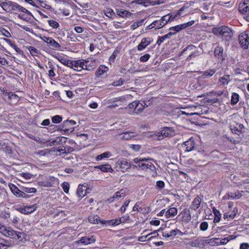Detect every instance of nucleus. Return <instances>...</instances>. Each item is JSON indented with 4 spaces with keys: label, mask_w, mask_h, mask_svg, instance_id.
I'll list each match as a JSON object with an SVG mask.
<instances>
[{
    "label": "nucleus",
    "mask_w": 249,
    "mask_h": 249,
    "mask_svg": "<svg viewBox=\"0 0 249 249\" xmlns=\"http://www.w3.org/2000/svg\"><path fill=\"white\" fill-rule=\"evenodd\" d=\"M144 20L143 19H142L140 21H137L135 22H134L130 26V29L131 30H134L135 29H136V28H137L138 27H140V26H141Z\"/></svg>",
    "instance_id": "nucleus-46"
},
{
    "label": "nucleus",
    "mask_w": 249,
    "mask_h": 249,
    "mask_svg": "<svg viewBox=\"0 0 249 249\" xmlns=\"http://www.w3.org/2000/svg\"><path fill=\"white\" fill-rule=\"evenodd\" d=\"M184 147H185V151L186 152H190L194 149V142L193 140L190 139L189 141L184 142Z\"/></svg>",
    "instance_id": "nucleus-27"
},
{
    "label": "nucleus",
    "mask_w": 249,
    "mask_h": 249,
    "mask_svg": "<svg viewBox=\"0 0 249 249\" xmlns=\"http://www.w3.org/2000/svg\"><path fill=\"white\" fill-rule=\"evenodd\" d=\"M121 139L125 140H129L134 138L137 135L136 133L131 131H126L120 134Z\"/></svg>",
    "instance_id": "nucleus-24"
},
{
    "label": "nucleus",
    "mask_w": 249,
    "mask_h": 249,
    "mask_svg": "<svg viewBox=\"0 0 249 249\" xmlns=\"http://www.w3.org/2000/svg\"><path fill=\"white\" fill-rule=\"evenodd\" d=\"M175 134V131L172 127H164L158 133L157 137L159 140H161L165 137L173 136Z\"/></svg>",
    "instance_id": "nucleus-5"
},
{
    "label": "nucleus",
    "mask_w": 249,
    "mask_h": 249,
    "mask_svg": "<svg viewBox=\"0 0 249 249\" xmlns=\"http://www.w3.org/2000/svg\"><path fill=\"white\" fill-rule=\"evenodd\" d=\"M214 54L215 57L221 60L223 59V48L222 47L217 46L214 51Z\"/></svg>",
    "instance_id": "nucleus-25"
},
{
    "label": "nucleus",
    "mask_w": 249,
    "mask_h": 249,
    "mask_svg": "<svg viewBox=\"0 0 249 249\" xmlns=\"http://www.w3.org/2000/svg\"><path fill=\"white\" fill-rule=\"evenodd\" d=\"M48 45L51 49L55 50H58L61 47L60 45L53 38L49 41Z\"/></svg>",
    "instance_id": "nucleus-31"
},
{
    "label": "nucleus",
    "mask_w": 249,
    "mask_h": 249,
    "mask_svg": "<svg viewBox=\"0 0 249 249\" xmlns=\"http://www.w3.org/2000/svg\"><path fill=\"white\" fill-rule=\"evenodd\" d=\"M166 218H170L174 217L178 213V210L174 207H171L168 210H166Z\"/></svg>",
    "instance_id": "nucleus-29"
},
{
    "label": "nucleus",
    "mask_w": 249,
    "mask_h": 249,
    "mask_svg": "<svg viewBox=\"0 0 249 249\" xmlns=\"http://www.w3.org/2000/svg\"><path fill=\"white\" fill-rule=\"evenodd\" d=\"M194 23V20H191L186 23L171 27L169 28V30L171 32L173 35H175L180 31L192 26Z\"/></svg>",
    "instance_id": "nucleus-7"
},
{
    "label": "nucleus",
    "mask_w": 249,
    "mask_h": 249,
    "mask_svg": "<svg viewBox=\"0 0 249 249\" xmlns=\"http://www.w3.org/2000/svg\"><path fill=\"white\" fill-rule=\"evenodd\" d=\"M208 228V223L206 221L202 222L200 225V229L202 231H205Z\"/></svg>",
    "instance_id": "nucleus-56"
},
{
    "label": "nucleus",
    "mask_w": 249,
    "mask_h": 249,
    "mask_svg": "<svg viewBox=\"0 0 249 249\" xmlns=\"http://www.w3.org/2000/svg\"><path fill=\"white\" fill-rule=\"evenodd\" d=\"M62 187L63 191L66 193H68L70 189V184L67 182H64L62 184Z\"/></svg>",
    "instance_id": "nucleus-55"
},
{
    "label": "nucleus",
    "mask_w": 249,
    "mask_h": 249,
    "mask_svg": "<svg viewBox=\"0 0 249 249\" xmlns=\"http://www.w3.org/2000/svg\"><path fill=\"white\" fill-rule=\"evenodd\" d=\"M216 72L215 69H208L202 72L201 78H209L212 77Z\"/></svg>",
    "instance_id": "nucleus-22"
},
{
    "label": "nucleus",
    "mask_w": 249,
    "mask_h": 249,
    "mask_svg": "<svg viewBox=\"0 0 249 249\" xmlns=\"http://www.w3.org/2000/svg\"><path fill=\"white\" fill-rule=\"evenodd\" d=\"M20 189L22 190V191H23L25 193H35L37 191L36 189L35 188L21 186Z\"/></svg>",
    "instance_id": "nucleus-42"
},
{
    "label": "nucleus",
    "mask_w": 249,
    "mask_h": 249,
    "mask_svg": "<svg viewBox=\"0 0 249 249\" xmlns=\"http://www.w3.org/2000/svg\"><path fill=\"white\" fill-rule=\"evenodd\" d=\"M150 159L146 158H135L133 160L135 164L133 166L141 170L149 169L151 171H154L156 167L152 162L148 161Z\"/></svg>",
    "instance_id": "nucleus-3"
},
{
    "label": "nucleus",
    "mask_w": 249,
    "mask_h": 249,
    "mask_svg": "<svg viewBox=\"0 0 249 249\" xmlns=\"http://www.w3.org/2000/svg\"><path fill=\"white\" fill-rule=\"evenodd\" d=\"M3 39L7 43H8L13 48H14L17 53H19L21 52L20 49L19 48L16 44L12 43L10 39L7 38H3Z\"/></svg>",
    "instance_id": "nucleus-43"
},
{
    "label": "nucleus",
    "mask_w": 249,
    "mask_h": 249,
    "mask_svg": "<svg viewBox=\"0 0 249 249\" xmlns=\"http://www.w3.org/2000/svg\"><path fill=\"white\" fill-rule=\"evenodd\" d=\"M123 220L122 218H119V219H112L108 221H106V223H108L109 224L115 226L118 225L120 224V223H122Z\"/></svg>",
    "instance_id": "nucleus-44"
},
{
    "label": "nucleus",
    "mask_w": 249,
    "mask_h": 249,
    "mask_svg": "<svg viewBox=\"0 0 249 249\" xmlns=\"http://www.w3.org/2000/svg\"><path fill=\"white\" fill-rule=\"evenodd\" d=\"M135 114H138L139 113L142 112L145 107L147 106H146V103L144 102H141L139 101H135Z\"/></svg>",
    "instance_id": "nucleus-18"
},
{
    "label": "nucleus",
    "mask_w": 249,
    "mask_h": 249,
    "mask_svg": "<svg viewBox=\"0 0 249 249\" xmlns=\"http://www.w3.org/2000/svg\"><path fill=\"white\" fill-rule=\"evenodd\" d=\"M48 23L49 25L53 29L57 28L59 27V23L55 20H48Z\"/></svg>",
    "instance_id": "nucleus-50"
},
{
    "label": "nucleus",
    "mask_w": 249,
    "mask_h": 249,
    "mask_svg": "<svg viewBox=\"0 0 249 249\" xmlns=\"http://www.w3.org/2000/svg\"><path fill=\"white\" fill-rule=\"evenodd\" d=\"M130 202V200H126L124 204L121 207L120 211L122 213H124L126 209L128 207Z\"/></svg>",
    "instance_id": "nucleus-57"
},
{
    "label": "nucleus",
    "mask_w": 249,
    "mask_h": 249,
    "mask_svg": "<svg viewBox=\"0 0 249 249\" xmlns=\"http://www.w3.org/2000/svg\"><path fill=\"white\" fill-rule=\"evenodd\" d=\"M0 32L3 36H4L7 37H10L11 36L9 32H8V31H7L6 30H5L3 28L0 30Z\"/></svg>",
    "instance_id": "nucleus-62"
},
{
    "label": "nucleus",
    "mask_w": 249,
    "mask_h": 249,
    "mask_svg": "<svg viewBox=\"0 0 249 249\" xmlns=\"http://www.w3.org/2000/svg\"><path fill=\"white\" fill-rule=\"evenodd\" d=\"M27 48L30 51V53H31V54L32 55H33L34 54L39 53V50H38L37 49H36V48H35L33 46H27Z\"/></svg>",
    "instance_id": "nucleus-49"
},
{
    "label": "nucleus",
    "mask_w": 249,
    "mask_h": 249,
    "mask_svg": "<svg viewBox=\"0 0 249 249\" xmlns=\"http://www.w3.org/2000/svg\"><path fill=\"white\" fill-rule=\"evenodd\" d=\"M239 10L242 14H245L249 11V5L244 2L240 3Z\"/></svg>",
    "instance_id": "nucleus-35"
},
{
    "label": "nucleus",
    "mask_w": 249,
    "mask_h": 249,
    "mask_svg": "<svg viewBox=\"0 0 249 249\" xmlns=\"http://www.w3.org/2000/svg\"><path fill=\"white\" fill-rule=\"evenodd\" d=\"M150 55L149 54H145L140 58V60L141 62H146L150 58Z\"/></svg>",
    "instance_id": "nucleus-59"
},
{
    "label": "nucleus",
    "mask_w": 249,
    "mask_h": 249,
    "mask_svg": "<svg viewBox=\"0 0 249 249\" xmlns=\"http://www.w3.org/2000/svg\"><path fill=\"white\" fill-rule=\"evenodd\" d=\"M48 65L49 67L50 68L49 71H48L49 72V76L52 78L54 77L55 76V74L54 72V66L52 62H48Z\"/></svg>",
    "instance_id": "nucleus-45"
},
{
    "label": "nucleus",
    "mask_w": 249,
    "mask_h": 249,
    "mask_svg": "<svg viewBox=\"0 0 249 249\" xmlns=\"http://www.w3.org/2000/svg\"><path fill=\"white\" fill-rule=\"evenodd\" d=\"M108 71V68L104 66L100 65L96 72L97 76H101Z\"/></svg>",
    "instance_id": "nucleus-33"
},
{
    "label": "nucleus",
    "mask_w": 249,
    "mask_h": 249,
    "mask_svg": "<svg viewBox=\"0 0 249 249\" xmlns=\"http://www.w3.org/2000/svg\"><path fill=\"white\" fill-rule=\"evenodd\" d=\"M96 241L95 237L94 236L82 237L80 240L77 241L78 244H82L83 245H88L89 244L93 243Z\"/></svg>",
    "instance_id": "nucleus-15"
},
{
    "label": "nucleus",
    "mask_w": 249,
    "mask_h": 249,
    "mask_svg": "<svg viewBox=\"0 0 249 249\" xmlns=\"http://www.w3.org/2000/svg\"><path fill=\"white\" fill-rule=\"evenodd\" d=\"M164 26L160 20L154 21L151 24L149 25L150 29L154 28L159 29Z\"/></svg>",
    "instance_id": "nucleus-34"
},
{
    "label": "nucleus",
    "mask_w": 249,
    "mask_h": 249,
    "mask_svg": "<svg viewBox=\"0 0 249 249\" xmlns=\"http://www.w3.org/2000/svg\"><path fill=\"white\" fill-rule=\"evenodd\" d=\"M0 6L2 9L6 12L12 13L15 11L22 12L28 15H32L31 13L27 9L18 4L11 1H7L5 2H1L0 1Z\"/></svg>",
    "instance_id": "nucleus-1"
},
{
    "label": "nucleus",
    "mask_w": 249,
    "mask_h": 249,
    "mask_svg": "<svg viewBox=\"0 0 249 249\" xmlns=\"http://www.w3.org/2000/svg\"><path fill=\"white\" fill-rule=\"evenodd\" d=\"M160 20L161 21V23L163 24L164 26L168 23V22L171 21L170 17H169V15L168 14L163 16Z\"/></svg>",
    "instance_id": "nucleus-48"
},
{
    "label": "nucleus",
    "mask_w": 249,
    "mask_h": 249,
    "mask_svg": "<svg viewBox=\"0 0 249 249\" xmlns=\"http://www.w3.org/2000/svg\"><path fill=\"white\" fill-rule=\"evenodd\" d=\"M88 61H87L84 59H80L75 61H70V64L69 67L73 69L74 70L80 71L84 69V66L86 63H87Z\"/></svg>",
    "instance_id": "nucleus-6"
},
{
    "label": "nucleus",
    "mask_w": 249,
    "mask_h": 249,
    "mask_svg": "<svg viewBox=\"0 0 249 249\" xmlns=\"http://www.w3.org/2000/svg\"><path fill=\"white\" fill-rule=\"evenodd\" d=\"M106 15L108 18H111L112 16L115 15V13L112 9H107L106 12Z\"/></svg>",
    "instance_id": "nucleus-61"
},
{
    "label": "nucleus",
    "mask_w": 249,
    "mask_h": 249,
    "mask_svg": "<svg viewBox=\"0 0 249 249\" xmlns=\"http://www.w3.org/2000/svg\"><path fill=\"white\" fill-rule=\"evenodd\" d=\"M213 211L215 216V217L213 219V222L214 223L219 222L221 217V214L220 213L219 211L216 210L215 208H213Z\"/></svg>",
    "instance_id": "nucleus-37"
},
{
    "label": "nucleus",
    "mask_w": 249,
    "mask_h": 249,
    "mask_svg": "<svg viewBox=\"0 0 249 249\" xmlns=\"http://www.w3.org/2000/svg\"><path fill=\"white\" fill-rule=\"evenodd\" d=\"M117 165L123 172L127 171L131 167L130 162L127 159L123 158L118 160Z\"/></svg>",
    "instance_id": "nucleus-11"
},
{
    "label": "nucleus",
    "mask_w": 249,
    "mask_h": 249,
    "mask_svg": "<svg viewBox=\"0 0 249 249\" xmlns=\"http://www.w3.org/2000/svg\"><path fill=\"white\" fill-rule=\"evenodd\" d=\"M202 200V198L199 196H197L193 199L190 208L194 210H196L200 207Z\"/></svg>",
    "instance_id": "nucleus-16"
},
{
    "label": "nucleus",
    "mask_w": 249,
    "mask_h": 249,
    "mask_svg": "<svg viewBox=\"0 0 249 249\" xmlns=\"http://www.w3.org/2000/svg\"><path fill=\"white\" fill-rule=\"evenodd\" d=\"M69 148L68 147H58L56 151V152H59L60 154H65L69 153L70 151H69Z\"/></svg>",
    "instance_id": "nucleus-47"
},
{
    "label": "nucleus",
    "mask_w": 249,
    "mask_h": 249,
    "mask_svg": "<svg viewBox=\"0 0 249 249\" xmlns=\"http://www.w3.org/2000/svg\"><path fill=\"white\" fill-rule=\"evenodd\" d=\"M243 191L240 192L239 191H237L236 192L234 193V196H233V198H234V199H238L241 198L242 196V193Z\"/></svg>",
    "instance_id": "nucleus-58"
},
{
    "label": "nucleus",
    "mask_w": 249,
    "mask_h": 249,
    "mask_svg": "<svg viewBox=\"0 0 249 249\" xmlns=\"http://www.w3.org/2000/svg\"><path fill=\"white\" fill-rule=\"evenodd\" d=\"M183 217L184 220L187 222H189L191 220V215L189 209H185L184 211Z\"/></svg>",
    "instance_id": "nucleus-40"
},
{
    "label": "nucleus",
    "mask_w": 249,
    "mask_h": 249,
    "mask_svg": "<svg viewBox=\"0 0 249 249\" xmlns=\"http://www.w3.org/2000/svg\"><path fill=\"white\" fill-rule=\"evenodd\" d=\"M9 187L12 193L17 197H20L21 194L22 192V190L19 189L15 185L10 183Z\"/></svg>",
    "instance_id": "nucleus-21"
},
{
    "label": "nucleus",
    "mask_w": 249,
    "mask_h": 249,
    "mask_svg": "<svg viewBox=\"0 0 249 249\" xmlns=\"http://www.w3.org/2000/svg\"><path fill=\"white\" fill-rule=\"evenodd\" d=\"M249 244L247 243H243L240 244V249H249Z\"/></svg>",
    "instance_id": "nucleus-64"
},
{
    "label": "nucleus",
    "mask_w": 249,
    "mask_h": 249,
    "mask_svg": "<svg viewBox=\"0 0 249 249\" xmlns=\"http://www.w3.org/2000/svg\"><path fill=\"white\" fill-rule=\"evenodd\" d=\"M231 240V238L225 237L222 239L219 238H213L210 240V243L213 245H225Z\"/></svg>",
    "instance_id": "nucleus-14"
},
{
    "label": "nucleus",
    "mask_w": 249,
    "mask_h": 249,
    "mask_svg": "<svg viewBox=\"0 0 249 249\" xmlns=\"http://www.w3.org/2000/svg\"><path fill=\"white\" fill-rule=\"evenodd\" d=\"M231 80L230 75L225 74L219 78L218 84L220 86H225L227 85Z\"/></svg>",
    "instance_id": "nucleus-23"
},
{
    "label": "nucleus",
    "mask_w": 249,
    "mask_h": 249,
    "mask_svg": "<svg viewBox=\"0 0 249 249\" xmlns=\"http://www.w3.org/2000/svg\"><path fill=\"white\" fill-rule=\"evenodd\" d=\"M151 42L150 38H143L141 43L138 45L137 49L139 51H142L145 49Z\"/></svg>",
    "instance_id": "nucleus-19"
},
{
    "label": "nucleus",
    "mask_w": 249,
    "mask_h": 249,
    "mask_svg": "<svg viewBox=\"0 0 249 249\" xmlns=\"http://www.w3.org/2000/svg\"><path fill=\"white\" fill-rule=\"evenodd\" d=\"M238 39L241 47L245 49H248L249 45V32L240 34Z\"/></svg>",
    "instance_id": "nucleus-8"
},
{
    "label": "nucleus",
    "mask_w": 249,
    "mask_h": 249,
    "mask_svg": "<svg viewBox=\"0 0 249 249\" xmlns=\"http://www.w3.org/2000/svg\"><path fill=\"white\" fill-rule=\"evenodd\" d=\"M104 172H112L113 170L109 164H103L95 167Z\"/></svg>",
    "instance_id": "nucleus-30"
},
{
    "label": "nucleus",
    "mask_w": 249,
    "mask_h": 249,
    "mask_svg": "<svg viewBox=\"0 0 249 249\" xmlns=\"http://www.w3.org/2000/svg\"><path fill=\"white\" fill-rule=\"evenodd\" d=\"M76 124V122L73 120L64 121L63 123L62 129L65 131L72 132L74 130Z\"/></svg>",
    "instance_id": "nucleus-10"
},
{
    "label": "nucleus",
    "mask_w": 249,
    "mask_h": 249,
    "mask_svg": "<svg viewBox=\"0 0 249 249\" xmlns=\"http://www.w3.org/2000/svg\"><path fill=\"white\" fill-rule=\"evenodd\" d=\"M133 96L131 94H126L124 96L118 97L112 99L113 102H124L127 100H130L131 99Z\"/></svg>",
    "instance_id": "nucleus-26"
},
{
    "label": "nucleus",
    "mask_w": 249,
    "mask_h": 249,
    "mask_svg": "<svg viewBox=\"0 0 249 249\" xmlns=\"http://www.w3.org/2000/svg\"><path fill=\"white\" fill-rule=\"evenodd\" d=\"M136 104L135 101L134 102H132L130 104H129L127 107V109H129V111L131 112L132 113H135V106Z\"/></svg>",
    "instance_id": "nucleus-51"
},
{
    "label": "nucleus",
    "mask_w": 249,
    "mask_h": 249,
    "mask_svg": "<svg viewBox=\"0 0 249 249\" xmlns=\"http://www.w3.org/2000/svg\"><path fill=\"white\" fill-rule=\"evenodd\" d=\"M36 209V204H34L31 206H26L24 207H18L17 208V210L22 214H29L35 211Z\"/></svg>",
    "instance_id": "nucleus-12"
},
{
    "label": "nucleus",
    "mask_w": 249,
    "mask_h": 249,
    "mask_svg": "<svg viewBox=\"0 0 249 249\" xmlns=\"http://www.w3.org/2000/svg\"><path fill=\"white\" fill-rule=\"evenodd\" d=\"M189 244L193 247H198L200 246V240L199 239H196L194 241H191L189 243Z\"/></svg>",
    "instance_id": "nucleus-54"
},
{
    "label": "nucleus",
    "mask_w": 249,
    "mask_h": 249,
    "mask_svg": "<svg viewBox=\"0 0 249 249\" xmlns=\"http://www.w3.org/2000/svg\"><path fill=\"white\" fill-rule=\"evenodd\" d=\"M124 79L123 78H120L118 80L114 81L112 83V85L117 87V86H120L123 85L124 84Z\"/></svg>",
    "instance_id": "nucleus-52"
},
{
    "label": "nucleus",
    "mask_w": 249,
    "mask_h": 249,
    "mask_svg": "<svg viewBox=\"0 0 249 249\" xmlns=\"http://www.w3.org/2000/svg\"><path fill=\"white\" fill-rule=\"evenodd\" d=\"M188 52L189 53V55L187 57V59L189 60L198 56L200 54V52L196 49L195 46L191 45L188 46L183 51V53Z\"/></svg>",
    "instance_id": "nucleus-9"
},
{
    "label": "nucleus",
    "mask_w": 249,
    "mask_h": 249,
    "mask_svg": "<svg viewBox=\"0 0 249 249\" xmlns=\"http://www.w3.org/2000/svg\"><path fill=\"white\" fill-rule=\"evenodd\" d=\"M168 15H169V17H170L171 21L174 20L179 17L178 15H177V13H170Z\"/></svg>",
    "instance_id": "nucleus-60"
},
{
    "label": "nucleus",
    "mask_w": 249,
    "mask_h": 249,
    "mask_svg": "<svg viewBox=\"0 0 249 249\" xmlns=\"http://www.w3.org/2000/svg\"><path fill=\"white\" fill-rule=\"evenodd\" d=\"M54 57L59 62H60L62 64L69 67L71 61L70 60H68L64 57L59 55L54 56Z\"/></svg>",
    "instance_id": "nucleus-32"
},
{
    "label": "nucleus",
    "mask_w": 249,
    "mask_h": 249,
    "mask_svg": "<svg viewBox=\"0 0 249 249\" xmlns=\"http://www.w3.org/2000/svg\"><path fill=\"white\" fill-rule=\"evenodd\" d=\"M212 32L216 36H221L223 40L227 41L231 39L233 34L232 31L226 26L214 27L212 29Z\"/></svg>",
    "instance_id": "nucleus-2"
},
{
    "label": "nucleus",
    "mask_w": 249,
    "mask_h": 249,
    "mask_svg": "<svg viewBox=\"0 0 249 249\" xmlns=\"http://www.w3.org/2000/svg\"><path fill=\"white\" fill-rule=\"evenodd\" d=\"M52 120L53 123L57 124L62 121V118L59 115H55L52 117Z\"/></svg>",
    "instance_id": "nucleus-53"
},
{
    "label": "nucleus",
    "mask_w": 249,
    "mask_h": 249,
    "mask_svg": "<svg viewBox=\"0 0 249 249\" xmlns=\"http://www.w3.org/2000/svg\"><path fill=\"white\" fill-rule=\"evenodd\" d=\"M116 13L118 16L123 18L128 17L130 15L129 12L121 8L117 9Z\"/></svg>",
    "instance_id": "nucleus-36"
},
{
    "label": "nucleus",
    "mask_w": 249,
    "mask_h": 249,
    "mask_svg": "<svg viewBox=\"0 0 249 249\" xmlns=\"http://www.w3.org/2000/svg\"><path fill=\"white\" fill-rule=\"evenodd\" d=\"M89 221L92 224H99V223L105 224L106 221H101L98 215H92L89 217Z\"/></svg>",
    "instance_id": "nucleus-28"
},
{
    "label": "nucleus",
    "mask_w": 249,
    "mask_h": 249,
    "mask_svg": "<svg viewBox=\"0 0 249 249\" xmlns=\"http://www.w3.org/2000/svg\"><path fill=\"white\" fill-rule=\"evenodd\" d=\"M112 156L111 153L109 151L105 152L100 155H99L96 157V160H102L104 158H108Z\"/></svg>",
    "instance_id": "nucleus-38"
},
{
    "label": "nucleus",
    "mask_w": 249,
    "mask_h": 249,
    "mask_svg": "<svg viewBox=\"0 0 249 249\" xmlns=\"http://www.w3.org/2000/svg\"><path fill=\"white\" fill-rule=\"evenodd\" d=\"M0 233L10 238L18 239L21 237V233L13 230L9 227H6L0 223Z\"/></svg>",
    "instance_id": "nucleus-4"
},
{
    "label": "nucleus",
    "mask_w": 249,
    "mask_h": 249,
    "mask_svg": "<svg viewBox=\"0 0 249 249\" xmlns=\"http://www.w3.org/2000/svg\"><path fill=\"white\" fill-rule=\"evenodd\" d=\"M126 194V192L125 190L121 189L119 191L117 192L115 195H114L112 197L109 198L108 199V201L109 203H111L113 201L114 198L119 199L122 197H124L125 196Z\"/></svg>",
    "instance_id": "nucleus-20"
},
{
    "label": "nucleus",
    "mask_w": 249,
    "mask_h": 249,
    "mask_svg": "<svg viewBox=\"0 0 249 249\" xmlns=\"http://www.w3.org/2000/svg\"><path fill=\"white\" fill-rule=\"evenodd\" d=\"M239 96L237 93L235 92L232 93L231 95V105H235V104H236L239 101Z\"/></svg>",
    "instance_id": "nucleus-41"
},
{
    "label": "nucleus",
    "mask_w": 249,
    "mask_h": 249,
    "mask_svg": "<svg viewBox=\"0 0 249 249\" xmlns=\"http://www.w3.org/2000/svg\"><path fill=\"white\" fill-rule=\"evenodd\" d=\"M129 147L135 151H138L140 149L141 146L138 144H131L129 145Z\"/></svg>",
    "instance_id": "nucleus-63"
},
{
    "label": "nucleus",
    "mask_w": 249,
    "mask_h": 249,
    "mask_svg": "<svg viewBox=\"0 0 249 249\" xmlns=\"http://www.w3.org/2000/svg\"><path fill=\"white\" fill-rule=\"evenodd\" d=\"M10 246V242L2 238H0V249H6Z\"/></svg>",
    "instance_id": "nucleus-39"
},
{
    "label": "nucleus",
    "mask_w": 249,
    "mask_h": 249,
    "mask_svg": "<svg viewBox=\"0 0 249 249\" xmlns=\"http://www.w3.org/2000/svg\"><path fill=\"white\" fill-rule=\"evenodd\" d=\"M87 190H88V189L86 186L79 185L77 190V196L80 199H81L87 194Z\"/></svg>",
    "instance_id": "nucleus-17"
},
{
    "label": "nucleus",
    "mask_w": 249,
    "mask_h": 249,
    "mask_svg": "<svg viewBox=\"0 0 249 249\" xmlns=\"http://www.w3.org/2000/svg\"><path fill=\"white\" fill-rule=\"evenodd\" d=\"M3 97L5 99L8 98V102L11 104H16L19 101L18 96L12 92H5L3 93Z\"/></svg>",
    "instance_id": "nucleus-13"
}]
</instances>
